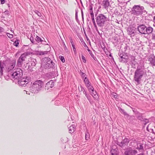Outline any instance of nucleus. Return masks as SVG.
Wrapping results in <instances>:
<instances>
[{
    "label": "nucleus",
    "instance_id": "1",
    "mask_svg": "<svg viewBox=\"0 0 155 155\" xmlns=\"http://www.w3.org/2000/svg\"><path fill=\"white\" fill-rule=\"evenodd\" d=\"M146 72L145 68L143 66H138L135 71L134 76V80L140 84L144 75Z\"/></svg>",
    "mask_w": 155,
    "mask_h": 155
},
{
    "label": "nucleus",
    "instance_id": "2",
    "mask_svg": "<svg viewBox=\"0 0 155 155\" xmlns=\"http://www.w3.org/2000/svg\"><path fill=\"white\" fill-rule=\"evenodd\" d=\"M95 19L97 24L100 27L104 26L105 22L109 21L108 18L103 14H100L98 15H95Z\"/></svg>",
    "mask_w": 155,
    "mask_h": 155
},
{
    "label": "nucleus",
    "instance_id": "3",
    "mask_svg": "<svg viewBox=\"0 0 155 155\" xmlns=\"http://www.w3.org/2000/svg\"><path fill=\"white\" fill-rule=\"evenodd\" d=\"M44 85V82L41 80H37L32 84L31 90L32 93H37L41 89Z\"/></svg>",
    "mask_w": 155,
    "mask_h": 155
},
{
    "label": "nucleus",
    "instance_id": "4",
    "mask_svg": "<svg viewBox=\"0 0 155 155\" xmlns=\"http://www.w3.org/2000/svg\"><path fill=\"white\" fill-rule=\"evenodd\" d=\"M42 65L46 69L55 68V64L53 62L51 59L47 57H45L42 59Z\"/></svg>",
    "mask_w": 155,
    "mask_h": 155
},
{
    "label": "nucleus",
    "instance_id": "5",
    "mask_svg": "<svg viewBox=\"0 0 155 155\" xmlns=\"http://www.w3.org/2000/svg\"><path fill=\"white\" fill-rule=\"evenodd\" d=\"M131 11L133 14L136 15H140L146 12L143 7L139 5H134L132 8Z\"/></svg>",
    "mask_w": 155,
    "mask_h": 155
},
{
    "label": "nucleus",
    "instance_id": "6",
    "mask_svg": "<svg viewBox=\"0 0 155 155\" xmlns=\"http://www.w3.org/2000/svg\"><path fill=\"white\" fill-rule=\"evenodd\" d=\"M118 55L119 56L118 60L120 62L129 65V64L127 63L129 59L127 54H124L119 52L118 53Z\"/></svg>",
    "mask_w": 155,
    "mask_h": 155
},
{
    "label": "nucleus",
    "instance_id": "7",
    "mask_svg": "<svg viewBox=\"0 0 155 155\" xmlns=\"http://www.w3.org/2000/svg\"><path fill=\"white\" fill-rule=\"evenodd\" d=\"M22 71L20 68L17 69L16 71L12 74V77L14 79H18V80L22 76Z\"/></svg>",
    "mask_w": 155,
    "mask_h": 155
},
{
    "label": "nucleus",
    "instance_id": "8",
    "mask_svg": "<svg viewBox=\"0 0 155 155\" xmlns=\"http://www.w3.org/2000/svg\"><path fill=\"white\" fill-rule=\"evenodd\" d=\"M5 64H6V66L5 67L8 71H10L12 70L15 65L16 61L15 60H13L11 62H6Z\"/></svg>",
    "mask_w": 155,
    "mask_h": 155
},
{
    "label": "nucleus",
    "instance_id": "9",
    "mask_svg": "<svg viewBox=\"0 0 155 155\" xmlns=\"http://www.w3.org/2000/svg\"><path fill=\"white\" fill-rule=\"evenodd\" d=\"M130 141L129 139L125 138L123 139L121 142L117 141V144L119 146L123 148L125 146H127Z\"/></svg>",
    "mask_w": 155,
    "mask_h": 155
},
{
    "label": "nucleus",
    "instance_id": "10",
    "mask_svg": "<svg viewBox=\"0 0 155 155\" xmlns=\"http://www.w3.org/2000/svg\"><path fill=\"white\" fill-rule=\"evenodd\" d=\"M136 28L133 26H130L127 29V31L131 37H134L136 35L135 33Z\"/></svg>",
    "mask_w": 155,
    "mask_h": 155
},
{
    "label": "nucleus",
    "instance_id": "11",
    "mask_svg": "<svg viewBox=\"0 0 155 155\" xmlns=\"http://www.w3.org/2000/svg\"><path fill=\"white\" fill-rule=\"evenodd\" d=\"M118 109L120 112L124 114L125 118L128 120H130L131 118H134V116H130L128 114L124 109H122L120 107H118Z\"/></svg>",
    "mask_w": 155,
    "mask_h": 155
},
{
    "label": "nucleus",
    "instance_id": "12",
    "mask_svg": "<svg viewBox=\"0 0 155 155\" xmlns=\"http://www.w3.org/2000/svg\"><path fill=\"white\" fill-rule=\"evenodd\" d=\"M138 153L136 150H133L131 148H130L125 151L124 153V155H135Z\"/></svg>",
    "mask_w": 155,
    "mask_h": 155
},
{
    "label": "nucleus",
    "instance_id": "13",
    "mask_svg": "<svg viewBox=\"0 0 155 155\" xmlns=\"http://www.w3.org/2000/svg\"><path fill=\"white\" fill-rule=\"evenodd\" d=\"M18 84L22 87H25L29 83L28 81H26L25 78H21L18 80Z\"/></svg>",
    "mask_w": 155,
    "mask_h": 155
},
{
    "label": "nucleus",
    "instance_id": "14",
    "mask_svg": "<svg viewBox=\"0 0 155 155\" xmlns=\"http://www.w3.org/2000/svg\"><path fill=\"white\" fill-rule=\"evenodd\" d=\"M146 28V26L143 24L139 25L137 27L138 31L141 34H145Z\"/></svg>",
    "mask_w": 155,
    "mask_h": 155
},
{
    "label": "nucleus",
    "instance_id": "15",
    "mask_svg": "<svg viewBox=\"0 0 155 155\" xmlns=\"http://www.w3.org/2000/svg\"><path fill=\"white\" fill-rule=\"evenodd\" d=\"M102 2L101 5L105 9L107 8L110 5L108 0H101Z\"/></svg>",
    "mask_w": 155,
    "mask_h": 155
},
{
    "label": "nucleus",
    "instance_id": "16",
    "mask_svg": "<svg viewBox=\"0 0 155 155\" xmlns=\"http://www.w3.org/2000/svg\"><path fill=\"white\" fill-rule=\"evenodd\" d=\"M54 82L52 80H50L49 82L47 83L45 87V89L48 90L50 88H51L54 87Z\"/></svg>",
    "mask_w": 155,
    "mask_h": 155
},
{
    "label": "nucleus",
    "instance_id": "17",
    "mask_svg": "<svg viewBox=\"0 0 155 155\" xmlns=\"http://www.w3.org/2000/svg\"><path fill=\"white\" fill-rule=\"evenodd\" d=\"M144 144L141 143H137V147L136 149L138 150L143 151L144 150Z\"/></svg>",
    "mask_w": 155,
    "mask_h": 155
},
{
    "label": "nucleus",
    "instance_id": "18",
    "mask_svg": "<svg viewBox=\"0 0 155 155\" xmlns=\"http://www.w3.org/2000/svg\"><path fill=\"white\" fill-rule=\"evenodd\" d=\"M148 61L150 62V63L152 66H155V56H153L149 58Z\"/></svg>",
    "mask_w": 155,
    "mask_h": 155
},
{
    "label": "nucleus",
    "instance_id": "19",
    "mask_svg": "<svg viewBox=\"0 0 155 155\" xmlns=\"http://www.w3.org/2000/svg\"><path fill=\"white\" fill-rule=\"evenodd\" d=\"M6 65L5 64V63L3 62L2 63L1 62V61H0V73L1 76L3 75V69L4 68V67H6Z\"/></svg>",
    "mask_w": 155,
    "mask_h": 155
},
{
    "label": "nucleus",
    "instance_id": "20",
    "mask_svg": "<svg viewBox=\"0 0 155 155\" xmlns=\"http://www.w3.org/2000/svg\"><path fill=\"white\" fill-rule=\"evenodd\" d=\"M31 65L28 66V68L29 69L31 68V66H32L33 67L35 66L37 63L36 60L34 58H32L31 59Z\"/></svg>",
    "mask_w": 155,
    "mask_h": 155
},
{
    "label": "nucleus",
    "instance_id": "21",
    "mask_svg": "<svg viewBox=\"0 0 155 155\" xmlns=\"http://www.w3.org/2000/svg\"><path fill=\"white\" fill-rule=\"evenodd\" d=\"M145 34H149L151 33L153 31V28L150 26L146 27Z\"/></svg>",
    "mask_w": 155,
    "mask_h": 155
},
{
    "label": "nucleus",
    "instance_id": "22",
    "mask_svg": "<svg viewBox=\"0 0 155 155\" xmlns=\"http://www.w3.org/2000/svg\"><path fill=\"white\" fill-rule=\"evenodd\" d=\"M46 77L49 78H51L55 76V73L54 71L49 72L45 74Z\"/></svg>",
    "mask_w": 155,
    "mask_h": 155
},
{
    "label": "nucleus",
    "instance_id": "23",
    "mask_svg": "<svg viewBox=\"0 0 155 155\" xmlns=\"http://www.w3.org/2000/svg\"><path fill=\"white\" fill-rule=\"evenodd\" d=\"M130 49L129 46L127 44H125L124 48L123 51L122 53L123 54H127V50H129Z\"/></svg>",
    "mask_w": 155,
    "mask_h": 155
},
{
    "label": "nucleus",
    "instance_id": "24",
    "mask_svg": "<svg viewBox=\"0 0 155 155\" xmlns=\"http://www.w3.org/2000/svg\"><path fill=\"white\" fill-rule=\"evenodd\" d=\"M68 129L69 133H72L75 131V126L74 125H72L68 128Z\"/></svg>",
    "mask_w": 155,
    "mask_h": 155
},
{
    "label": "nucleus",
    "instance_id": "25",
    "mask_svg": "<svg viewBox=\"0 0 155 155\" xmlns=\"http://www.w3.org/2000/svg\"><path fill=\"white\" fill-rule=\"evenodd\" d=\"M119 40H120L117 37H114L113 43L115 46H117L119 44L118 42H119Z\"/></svg>",
    "mask_w": 155,
    "mask_h": 155
},
{
    "label": "nucleus",
    "instance_id": "26",
    "mask_svg": "<svg viewBox=\"0 0 155 155\" xmlns=\"http://www.w3.org/2000/svg\"><path fill=\"white\" fill-rule=\"evenodd\" d=\"M35 40L36 43H37H37L41 44L42 39L40 37L37 35L35 38Z\"/></svg>",
    "mask_w": 155,
    "mask_h": 155
},
{
    "label": "nucleus",
    "instance_id": "27",
    "mask_svg": "<svg viewBox=\"0 0 155 155\" xmlns=\"http://www.w3.org/2000/svg\"><path fill=\"white\" fill-rule=\"evenodd\" d=\"M23 61L18 58L17 61L16 65L18 67H21L23 64Z\"/></svg>",
    "mask_w": 155,
    "mask_h": 155
},
{
    "label": "nucleus",
    "instance_id": "28",
    "mask_svg": "<svg viewBox=\"0 0 155 155\" xmlns=\"http://www.w3.org/2000/svg\"><path fill=\"white\" fill-rule=\"evenodd\" d=\"M118 149L117 148L115 149H112L110 151V153L112 155H117L118 152L117 151Z\"/></svg>",
    "mask_w": 155,
    "mask_h": 155
},
{
    "label": "nucleus",
    "instance_id": "29",
    "mask_svg": "<svg viewBox=\"0 0 155 155\" xmlns=\"http://www.w3.org/2000/svg\"><path fill=\"white\" fill-rule=\"evenodd\" d=\"M91 95L93 96V97L94 99H96L98 97V95L96 92L94 91V90H93L91 91Z\"/></svg>",
    "mask_w": 155,
    "mask_h": 155
},
{
    "label": "nucleus",
    "instance_id": "30",
    "mask_svg": "<svg viewBox=\"0 0 155 155\" xmlns=\"http://www.w3.org/2000/svg\"><path fill=\"white\" fill-rule=\"evenodd\" d=\"M84 91V92L83 94H85L87 99L90 101L91 100V96L88 94H87L85 91Z\"/></svg>",
    "mask_w": 155,
    "mask_h": 155
},
{
    "label": "nucleus",
    "instance_id": "31",
    "mask_svg": "<svg viewBox=\"0 0 155 155\" xmlns=\"http://www.w3.org/2000/svg\"><path fill=\"white\" fill-rule=\"evenodd\" d=\"M91 18L92 21L94 25V26L95 28L96 29H97V27L96 22L95 21L94 16L93 17H91Z\"/></svg>",
    "mask_w": 155,
    "mask_h": 155
},
{
    "label": "nucleus",
    "instance_id": "32",
    "mask_svg": "<svg viewBox=\"0 0 155 155\" xmlns=\"http://www.w3.org/2000/svg\"><path fill=\"white\" fill-rule=\"evenodd\" d=\"M19 40L17 39L14 42L13 45L14 46H15L16 47H17L19 44Z\"/></svg>",
    "mask_w": 155,
    "mask_h": 155
},
{
    "label": "nucleus",
    "instance_id": "33",
    "mask_svg": "<svg viewBox=\"0 0 155 155\" xmlns=\"http://www.w3.org/2000/svg\"><path fill=\"white\" fill-rule=\"evenodd\" d=\"M19 58L23 61H25L26 58V57H25L22 54L21 55Z\"/></svg>",
    "mask_w": 155,
    "mask_h": 155
},
{
    "label": "nucleus",
    "instance_id": "34",
    "mask_svg": "<svg viewBox=\"0 0 155 155\" xmlns=\"http://www.w3.org/2000/svg\"><path fill=\"white\" fill-rule=\"evenodd\" d=\"M142 115L143 114H141L140 115L137 116V119L139 120L142 121L144 118Z\"/></svg>",
    "mask_w": 155,
    "mask_h": 155
},
{
    "label": "nucleus",
    "instance_id": "35",
    "mask_svg": "<svg viewBox=\"0 0 155 155\" xmlns=\"http://www.w3.org/2000/svg\"><path fill=\"white\" fill-rule=\"evenodd\" d=\"M30 40L31 41V43L33 44H37V43H36L35 41L34 40V38L32 36H31V37L30 38Z\"/></svg>",
    "mask_w": 155,
    "mask_h": 155
},
{
    "label": "nucleus",
    "instance_id": "36",
    "mask_svg": "<svg viewBox=\"0 0 155 155\" xmlns=\"http://www.w3.org/2000/svg\"><path fill=\"white\" fill-rule=\"evenodd\" d=\"M81 76L82 78H84L85 77H87L86 74L83 72H82L81 70H80Z\"/></svg>",
    "mask_w": 155,
    "mask_h": 155
},
{
    "label": "nucleus",
    "instance_id": "37",
    "mask_svg": "<svg viewBox=\"0 0 155 155\" xmlns=\"http://www.w3.org/2000/svg\"><path fill=\"white\" fill-rule=\"evenodd\" d=\"M144 122V125H146L149 122V120L148 119L144 118L143 120L142 121Z\"/></svg>",
    "mask_w": 155,
    "mask_h": 155
},
{
    "label": "nucleus",
    "instance_id": "38",
    "mask_svg": "<svg viewBox=\"0 0 155 155\" xmlns=\"http://www.w3.org/2000/svg\"><path fill=\"white\" fill-rule=\"evenodd\" d=\"M34 12H35V14L37 15L39 17H41V13L39 12L37 10H35V11H34Z\"/></svg>",
    "mask_w": 155,
    "mask_h": 155
},
{
    "label": "nucleus",
    "instance_id": "39",
    "mask_svg": "<svg viewBox=\"0 0 155 155\" xmlns=\"http://www.w3.org/2000/svg\"><path fill=\"white\" fill-rule=\"evenodd\" d=\"M84 83L85 84H86L87 83H89L88 79L87 77H85L84 80Z\"/></svg>",
    "mask_w": 155,
    "mask_h": 155
},
{
    "label": "nucleus",
    "instance_id": "40",
    "mask_svg": "<svg viewBox=\"0 0 155 155\" xmlns=\"http://www.w3.org/2000/svg\"><path fill=\"white\" fill-rule=\"evenodd\" d=\"M31 54V52L29 51H28L25 52L24 53L22 54L25 56L26 57V56L30 55Z\"/></svg>",
    "mask_w": 155,
    "mask_h": 155
},
{
    "label": "nucleus",
    "instance_id": "41",
    "mask_svg": "<svg viewBox=\"0 0 155 155\" xmlns=\"http://www.w3.org/2000/svg\"><path fill=\"white\" fill-rule=\"evenodd\" d=\"M88 91L90 92H91V91L94 90V87L91 86H89V87L87 88Z\"/></svg>",
    "mask_w": 155,
    "mask_h": 155
},
{
    "label": "nucleus",
    "instance_id": "42",
    "mask_svg": "<svg viewBox=\"0 0 155 155\" xmlns=\"http://www.w3.org/2000/svg\"><path fill=\"white\" fill-rule=\"evenodd\" d=\"M90 135L88 133H87L85 134V139L86 140H88L90 138Z\"/></svg>",
    "mask_w": 155,
    "mask_h": 155
},
{
    "label": "nucleus",
    "instance_id": "43",
    "mask_svg": "<svg viewBox=\"0 0 155 155\" xmlns=\"http://www.w3.org/2000/svg\"><path fill=\"white\" fill-rule=\"evenodd\" d=\"M75 19L77 21H78V9H75Z\"/></svg>",
    "mask_w": 155,
    "mask_h": 155
},
{
    "label": "nucleus",
    "instance_id": "44",
    "mask_svg": "<svg viewBox=\"0 0 155 155\" xmlns=\"http://www.w3.org/2000/svg\"><path fill=\"white\" fill-rule=\"evenodd\" d=\"M59 58L62 62H64L65 61L64 57L62 56H59Z\"/></svg>",
    "mask_w": 155,
    "mask_h": 155
},
{
    "label": "nucleus",
    "instance_id": "45",
    "mask_svg": "<svg viewBox=\"0 0 155 155\" xmlns=\"http://www.w3.org/2000/svg\"><path fill=\"white\" fill-rule=\"evenodd\" d=\"M81 58L82 59L83 62L84 63H85L86 62V59L83 54L81 55Z\"/></svg>",
    "mask_w": 155,
    "mask_h": 155
},
{
    "label": "nucleus",
    "instance_id": "46",
    "mask_svg": "<svg viewBox=\"0 0 155 155\" xmlns=\"http://www.w3.org/2000/svg\"><path fill=\"white\" fill-rule=\"evenodd\" d=\"M7 35L10 38H12L13 37V35L12 34H10L9 33H7Z\"/></svg>",
    "mask_w": 155,
    "mask_h": 155
},
{
    "label": "nucleus",
    "instance_id": "47",
    "mask_svg": "<svg viewBox=\"0 0 155 155\" xmlns=\"http://www.w3.org/2000/svg\"><path fill=\"white\" fill-rule=\"evenodd\" d=\"M63 45H64V50H65V51L67 52L68 51V49L67 48V47H66V46L64 42H63Z\"/></svg>",
    "mask_w": 155,
    "mask_h": 155
},
{
    "label": "nucleus",
    "instance_id": "48",
    "mask_svg": "<svg viewBox=\"0 0 155 155\" xmlns=\"http://www.w3.org/2000/svg\"><path fill=\"white\" fill-rule=\"evenodd\" d=\"M135 114L137 115V116L140 115L141 114H143L140 113L139 112V111H137V110H136L135 111Z\"/></svg>",
    "mask_w": 155,
    "mask_h": 155
},
{
    "label": "nucleus",
    "instance_id": "49",
    "mask_svg": "<svg viewBox=\"0 0 155 155\" xmlns=\"http://www.w3.org/2000/svg\"><path fill=\"white\" fill-rule=\"evenodd\" d=\"M136 62L135 61H131L130 62V64L132 66H133V65H135Z\"/></svg>",
    "mask_w": 155,
    "mask_h": 155
},
{
    "label": "nucleus",
    "instance_id": "50",
    "mask_svg": "<svg viewBox=\"0 0 155 155\" xmlns=\"http://www.w3.org/2000/svg\"><path fill=\"white\" fill-rule=\"evenodd\" d=\"M72 48H73V51L74 53V54H75L76 53V48H75V45H73L72 46Z\"/></svg>",
    "mask_w": 155,
    "mask_h": 155
},
{
    "label": "nucleus",
    "instance_id": "51",
    "mask_svg": "<svg viewBox=\"0 0 155 155\" xmlns=\"http://www.w3.org/2000/svg\"><path fill=\"white\" fill-rule=\"evenodd\" d=\"M41 44H42L45 45H48V44L47 43V42L45 41L44 40H42L41 42Z\"/></svg>",
    "mask_w": 155,
    "mask_h": 155
},
{
    "label": "nucleus",
    "instance_id": "52",
    "mask_svg": "<svg viewBox=\"0 0 155 155\" xmlns=\"http://www.w3.org/2000/svg\"><path fill=\"white\" fill-rule=\"evenodd\" d=\"M4 13L5 14V15H7L8 16L9 15V11L8 10H6L5 11Z\"/></svg>",
    "mask_w": 155,
    "mask_h": 155
},
{
    "label": "nucleus",
    "instance_id": "53",
    "mask_svg": "<svg viewBox=\"0 0 155 155\" xmlns=\"http://www.w3.org/2000/svg\"><path fill=\"white\" fill-rule=\"evenodd\" d=\"M26 81H28V82L29 81H30L31 80V78L30 77H26V78H25Z\"/></svg>",
    "mask_w": 155,
    "mask_h": 155
},
{
    "label": "nucleus",
    "instance_id": "54",
    "mask_svg": "<svg viewBox=\"0 0 155 155\" xmlns=\"http://www.w3.org/2000/svg\"><path fill=\"white\" fill-rule=\"evenodd\" d=\"M84 35H85V36L86 37V39H87V41H90V40L87 37L86 34V33L85 32V31H84Z\"/></svg>",
    "mask_w": 155,
    "mask_h": 155
},
{
    "label": "nucleus",
    "instance_id": "55",
    "mask_svg": "<svg viewBox=\"0 0 155 155\" xmlns=\"http://www.w3.org/2000/svg\"><path fill=\"white\" fill-rule=\"evenodd\" d=\"M86 87L87 88L89 87L90 86H91V83L89 82L85 84Z\"/></svg>",
    "mask_w": 155,
    "mask_h": 155
},
{
    "label": "nucleus",
    "instance_id": "56",
    "mask_svg": "<svg viewBox=\"0 0 155 155\" xmlns=\"http://www.w3.org/2000/svg\"><path fill=\"white\" fill-rule=\"evenodd\" d=\"M89 8V10H93L92 5L91 4V5H90Z\"/></svg>",
    "mask_w": 155,
    "mask_h": 155
},
{
    "label": "nucleus",
    "instance_id": "57",
    "mask_svg": "<svg viewBox=\"0 0 155 155\" xmlns=\"http://www.w3.org/2000/svg\"><path fill=\"white\" fill-rule=\"evenodd\" d=\"M37 54L39 55H43V53H42V51H38L37 52Z\"/></svg>",
    "mask_w": 155,
    "mask_h": 155
},
{
    "label": "nucleus",
    "instance_id": "58",
    "mask_svg": "<svg viewBox=\"0 0 155 155\" xmlns=\"http://www.w3.org/2000/svg\"><path fill=\"white\" fill-rule=\"evenodd\" d=\"M70 42L71 43L72 46L73 45H74V42L73 41L72 39L71 38V39H70Z\"/></svg>",
    "mask_w": 155,
    "mask_h": 155
},
{
    "label": "nucleus",
    "instance_id": "59",
    "mask_svg": "<svg viewBox=\"0 0 155 155\" xmlns=\"http://www.w3.org/2000/svg\"><path fill=\"white\" fill-rule=\"evenodd\" d=\"M131 61H135V60L136 59L135 57L134 56H132L131 57Z\"/></svg>",
    "mask_w": 155,
    "mask_h": 155
},
{
    "label": "nucleus",
    "instance_id": "60",
    "mask_svg": "<svg viewBox=\"0 0 155 155\" xmlns=\"http://www.w3.org/2000/svg\"><path fill=\"white\" fill-rule=\"evenodd\" d=\"M89 52L92 57H93L94 56L93 54L92 53L91 51H89Z\"/></svg>",
    "mask_w": 155,
    "mask_h": 155
},
{
    "label": "nucleus",
    "instance_id": "61",
    "mask_svg": "<svg viewBox=\"0 0 155 155\" xmlns=\"http://www.w3.org/2000/svg\"><path fill=\"white\" fill-rule=\"evenodd\" d=\"M81 42L82 43V44L84 46V47H86L87 46L84 41H81Z\"/></svg>",
    "mask_w": 155,
    "mask_h": 155
},
{
    "label": "nucleus",
    "instance_id": "62",
    "mask_svg": "<svg viewBox=\"0 0 155 155\" xmlns=\"http://www.w3.org/2000/svg\"><path fill=\"white\" fill-rule=\"evenodd\" d=\"M81 16H82V18L83 19H84V13H83V12L82 9H81Z\"/></svg>",
    "mask_w": 155,
    "mask_h": 155
},
{
    "label": "nucleus",
    "instance_id": "63",
    "mask_svg": "<svg viewBox=\"0 0 155 155\" xmlns=\"http://www.w3.org/2000/svg\"><path fill=\"white\" fill-rule=\"evenodd\" d=\"M152 39L155 40V34H153L152 36Z\"/></svg>",
    "mask_w": 155,
    "mask_h": 155
},
{
    "label": "nucleus",
    "instance_id": "64",
    "mask_svg": "<svg viewBox=\"0 0 155 155\" xmlns=\"http://www.w3.org/2000/svg\"><path fill=\"white\" fill-rule=\"evenodd\" d=\"M114 94H113L114 97V98H117V94L116 93H114Z\"/></svg>",
    "mask_w": 155,
    "mask_h": 155
}]
</instances>
